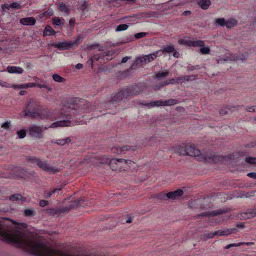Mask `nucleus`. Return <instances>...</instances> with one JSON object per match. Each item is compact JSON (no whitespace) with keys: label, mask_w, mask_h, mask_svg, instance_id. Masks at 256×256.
Listing matches in <instances>:
<instances>
[{"label":"nucleus","mask_w":256,"mask_h":256,"mask_svg":"<svg viewBox=\"0 0 256 256\" xmlns=\"http://www.w3.org/2000/svg\"><path fill=\"white\" fill-rule=\"evenodd\" d=\"M23 112L24 117L28 116L31 118L44 119L48 116L47 112L42 110L39 103L34 100H30Z\"/></svg>","instance_id":"obj_1"},{"label":"nucleus","mask_w":256,"mask_h":256,"mask_svg":"<svg viewBox=\"0 0 256 256\" xmlns=\"http://www.w3.org/2000/svg\"><path fill=\"white\" fill-rule=\"evenodd\" d=\"M140 92V89L136 85L128 86L122 90L114 96L111 99V102L112 104L119 102L128 96H133L138 95Z\"/></svg>","instance_id":"obj_2"},{"label":"nucleus","mask_w":256,"mask_h":256,"mask_svg":"<svg viewBox=\"0 0 256 256\" xmlns=\"http://www.w3.org/2000/svg\"><path fill=\"white\" fill-rule=\"evenodd\" d=\"M77 106H75L74 104H70L68 106H64V109L67 110V112L70 113V114L67 113L66 114H61V118H66V120H60L52 123L50 127L52 128H57L58 126H70V119L71 118V112H70L74 110H77Z\"/></svg>","instance_id":"obj_3"},{"label":"nucleus","mask_w":256,"mask_h":256,"mask_svg":"<svg viewBox=\"0 0 256 256\" xmlns=\"http://www.w3.org/2000/svg\"><path fill=\"white\" fill-rule=\"evenodd\" d=\"M134 162L129 160L123 158H112L109 160V165L113 170H120L124 166H130V165Z\"/></svg>","instance_id":"obj_4"},{"label":"nucleus","mask_w":256,"mask_h":256,"mask_svg":"<svg viewBox=\"0 0 256 256\" xmlns=\"http://www.w3.org/2000/svg\"><path fill=\"white\" fill-rule=\"evenodd\" d=\"M184 154L190 156H191L198 157L199 160H202V156L204 154H201L200 150L196 149L194 146L187 145L184 148Z\"/></svg>","instance_id":"obj_5"},{"label":"nucleus","mask_w":256,"mask_h":256,"mask_svg":"<svg viewBox=\"0 0 256 256\" xmlns=\"http://www.w3.org/2000/svg\"><path fill=\"white\" fill-rule=\"evenodd\" d=\"M46 127L44 128L36 124H34L28 128V134L30 136L36 138H42L44 130H46Z\"/></svg>","instance_id":"obj_6"},{"label":"nucleus","mask_w":256,"mask_h":256,"mask_svg":"<svg viewBox=\"0 0 256 256\" xmlns=\"http://www.w3.org/2000/svg\"><path fill=\"white\" fill-rule=\"evenodd\" d=\"M38 166L46 172L54 174L59 172V170L56 167L50 166L47 160H42L40 159L38 162Z\"/></svg>","instance_id":"obj_7"},{"label":"nucleus","mask_w":256,"mask_h":256,"mask_svg":"<svg viewBox=\"0 0 256 256\" xmlns=\"http://www.w3.org/2000/svg\"><path fill=\"white\" fill-rule=\"evenodd\" d=\"M230 210V209L228 208H220L218 210H216L212 211L206 212H202L200 214H198L196 218H200V216H216L219 214H224L228 212H229Z\"/></svg>","instance_id":"obj_8"},{"label":"nucleus","mask_w":256,"mask_h":256,"mask_svg":"<svg viewBox=\"0 0 256 256\" xmlns=\"http://www.w3.org/2000/svg\"><path fill=\"white\" fill-rule=\"evenodd\" d=\"M178 42L180 44L194 47H201L204 46V42L202 40H190L181 39Z\"/></svg>","instance_id":"obj_9"},{"label":"nucleus","mask_w":256,"mask_h":256,"mask_svg":"<svg viewBox=\"0 0 256 256\" xmlns=\"http://www.w3.org/2000/svg\"><path fill=\"white\" fill-rule=\"evenodd\" d=\"M202 160L208 162L218 163L223 160V157L220 156L214 155L211 153L206 154L202 156Z\"/></svg>","instance_id":"obj_10"},{"label":"nucleus","mask_w":256,"mask_h":256,"mask_svg":"<svg viewBox=\"0 0 256 256\" xmlns=\"http://www.w3.org/2000/svg\"><path fill=\"white\" fill-rule=\"evenodd\" d=\"M76 42H72L68 41L54 43L52 44L54 48H57L60 50H65L69 49L75 44Z\"/></svg>","instance_id":"obj_11"},{"label":"nucleus","mask_w":256,"mask_h":256,"mask_svg":"<svg viewBox=\"0 0 256 256\" xmlns=\"http://www.w3.org/2000/svg\"><path fill=\"white\" fill-rule=\"evenodd\" d=\"M147 58V56L145 55L143 56L136 58L130 66V68L131 70H136L138 68V66H142L148 63Z\"/></svg>","instance_id":"obj_12"},{"label":"nucleus","mask_w":256,"mask_h":256,"mask_svg":"<svg viewBox=\"0 0 256 256\" xmlns=\"http://www.w3.org/2000/svg\"><path fill=\"white\" fill-rule=\"evenodd\" d=\"M184 194V192L181 189H178L176 190L169 192L166 194H162L163 198L166 196L170 200H176L181 196Z\"/></svg>","instance_id":"obj_13"},{"label":"nucleus","mask_w":256,"mask_h":256,"mask_svg":"<svg viewBox=\"0 0 256 256\" xmlns=\"http://www.w3.org/2000/svg\"><path fill=\"white\" fill-rule=\"evenodd\" d=\"M246 60V57L244 54H242L240 56H236L230 55V56H226V58H220L218 60V63L220 64L222 61H226V60H233L236 61L238 60H241L242 61H244Z\"/></svg>","instance_id":"obj_14"},{"label":"nucleus","mask_w":256,"mask_h":256,"mask_svg":"<svg viewBox=\"0 0 256 256\" xmlns=\"http://www.w3.org/2000/svg\"><path fill=\"white\" fill-rule=\"evenodd\" d=\"M20 22L24 26H34L36 22V20L33 17H28L21 18Z\"/></svg>","instance_id":"obj_15"},{"label":"nucleus","mask_w":256,"mask_h":256,"mask_svg":"<svg viewBox=\"0 0 256 256\" xmlns=\"http://www.w3.org/2000/svg\"><path fill=\"white\" fill-rule=\"evenodd\" d=\"M237 231L236 228H229L225 230H218L214 232V234L220 236H227L231 234H234Z\"/></svg>","instance_id":"obj_16"},{"label":"nucleus","mask_w":256,"mask_h":256,"mask_svg":"<svg viewBox=\"0 0 256 256\" xmlns=\"http://www.w3.org/2000/svg\"><path fill=\"white\" fill-rule=\"evenodd\" d=\"M7 71L10 74H22L24 70L21 67L16 66H8L6 68Z\"/></svg>","instance_id":"obj_17"},{"label":"nucleus","mask_w":256,"mask_h":256,"mask_svg":"<svg viewBox=\"0 0 256 256\" xmlns=\"http://www.w3.org/2000/svg\"><path fill=\"white\" fill-rule=\"evenodd\" d=\"M197 78L196 75H192V76H180L176 78V83H178V82H188L190 80H195Z\"/></svg>","instance_id":"obj_18"},{"label":"nucleus","mask_w":256,"mask_h":256,"mask_svg":"<svg viewBox=\"0 0 256 256\" xmlns=\"http://www.w3.org/2000/svg\"><path fill=\"white\" fill-rule=\"evenodd\" d=\"M83 201L84 200L82 199L70 201L68 203L69 208L70 209H71V210L78 208L81 206V204Z\"/></svg>","instance_id":"obj_19"},{"label":"nucleus","mask_w":256,"mask_h":256,"mask_svg":"<svg viewBox=\"0 0 256 256\" xmlns=\"http://www.w3.org/2000/svg\"><path fill=\"white\" fill-rule=\"evenodd\" d=\"M198 4L203 10H207L211 4L210 0H198Z\"/></svg>","instance_id":"obj_20"},{"label":"nucleus","mask_w":256,"mask_h":256,"mask_svg":"<svg viewBox=\"0 0 256 256\" xmlns=\"http://www.w3.org/2000/svg\"><path fill=\"white\" fill-rule=\"evenodd\" d=\"M14 171L16 173V176L20 178H24L26 176V170L20 167H15Z\"/></svg>","instance_id":"obj_21"},{"label":"nucleus","mask_w":256,"mask_h":256,"mask_svg":"<svg viewBox=\"0 0 256 256\" xmlns=\"http://www.w3.org/2000/svg\"><path fill=\"white\" fill-rule=\"evenodd\" d=\"M10 200L12 201H18V200H20L22 202H24L26 201V198L24 197H23L22 194H12L9 197Z\"/></svg>","instance_id":"obj_22"},{"label":"nucleus","mask_w":256,"mask_h":256,"mask_svg":"<svg viewBox=\"0 0 256 256\" xmlns=\"http://www.w3.org/2000/svg\"><path fill=\"white\" fill-rule=\"evenodd\" d=\"M104 57V55H101L100 54H94L93 56H91L87 62L90 64L92 68H93V63L94 61H98L100 59H102Z\"/></svg>","instance_id":"obj_23"},{"label":"nucleus","mask_w":256,"mask_h":256,"mask_svg":"<svg viewBox=\"0 0 256 256\" xmlns=\"http://www.w3.org/2000/svg\"><path fill=\"white\" fill-rule=\"evenodd\" d=\"M238 24V21L234 18H230L226 20V26L230 29Z\"/></svg>","instance_id":"obj_24"},{"label":"nucleus","mask_w":256,"mask_h":256,"mask_svg":"<svg viewBox=\"0 0 256 256\" xmlns=\"http://www.w3.org/2000/svg\"><path fill=\"white\" fill-rule=\"evenodd\" d=\"M147 56V62H150L152 60H154L156 57L158 56H162V51L161 50H157L154 52L146 55Z\"/></svg>","instance_id":"obj_25"},{"label":"nucleus","mask_w":256,"mask_h":256,"mask_svg":"<svg viewBox=\"0 0 256 256\" xmlns=\"http://www.w3.org/2000/svg\"><path fill=\"white\" fill-rule=\"evenodd\" d=\"M56 34V32L54 29L49 25H47L43 32V36H51L54 35Z\"/></svg>","instance_id":"obj_26"},{"label":"nucleus","mask_w":256,"mask_h":256,"mask_svg":"<svg viewBox=\"0 0 256 256\" xmlns=\"http://www.w3.org/2000/svg\"><path fill=\"white\" fill-rule=\"evenodd\" d=\"M58 9L62 12L68 14L70 9L68 6L63 2H60L58 4Z\"/></svg>","instance_id":"obj_27"},{"label":"nucleus","mask_w":256,"mask_h":256,"mask_svg":"<svg viewBox=\"0 0 256 256\" xmlns=\"http://www.w3.org/2000/svg\"><path fill=\"white\" fill-rule=\"evenodd\" d=\"M144 105L150 107L164 106L163 100L152 102H150L146 103L144 104Z\"/></svg>","instance_id":"obj_28"},{"label":"nucleus","mask_w":256,"mask_h":256,"mask_svg":"<svg viewBox=\"0 0 256 256\" xmlns=\"http://www.w3.org/2000/svg\"><path fill=\"white\" fill-rule=\"evenodd\" d=\"M62 188H54L51 191L44 192V197L45 198H49L51 197L52 194H55L58 191L62 190Z\"/></svg>","instance_id":"obj_29"},{"label":"nucleus","mask_w":256,"mask_h":256,"mask_svg":"<svg viewBox=\"0 0 256 256\" xmlns=\"http://www.w3.org/2000/svg\"><path fill=\"white\" fill-rule=\"evenodd\" d=\"M162 51V53H172L174 51V47L173 45L166 46L162 50H160Z\"/></svg>","instance_id":"obj_30"},{"label":"nucleus","mask_w":256,"mask_h":256,"mask_svg":"<svg viewBox=\"0 0 256 256\" xmlns=\"http://www.w3.org/2000/svg\"><path fill=\"white\" fill-rule=\"evenodd\" d=\"M178 103V100L176 99L170 98L168 100H163L164 106H170Z\"/></svg>","instance_id":"obj_31"},{"label":"nucleus","mask_w":256,"mask_h":256,"mask_svg":"<svg viewBox=\"0 0 256 256\" xmlns=\"http://www.w3.org/2000/svg\"><path fill=\"white\" fill-rule=\"evenodd\" d=\"M71 142V139L70 137L66 138L60 139L56 140L54 142L58 145L64 146L66 143H69Z\"/></svg>","instance_id":"obj_32"},{"label":"nucleus","mask_w":256,"mask_h":256,"mask_svg":"<svg viewBox=\"0 0 256 256\" xmlns=\"http://www.w3.org/2000/svg\"><path fill=\"white\" fill-rule=\"evenodd\" d=\"M36 214V212L33 208L26 209L24 211V215L26 216H34Z\"/></svg>","instance_id":"obj_33"},{"label":"nucleus","mask_w":256,"mask_h":256,"mask_svg":"<svg viewBox=\"0 0 256 256\" xmlns=\"http://www.w3.org/2000/svg\"><path fill=\"white\" fill-rule=\"evenodd\" d=\"M46 212L50 215L54 216L56 214H60V208H49L46 210Z\"/></svg>","instance_id":"obj_34"},{"label":"nucleus","mask_w":256,"mask_h":256,"mask_svg":"<svg viewBox=\"0 0 256 256\" xmlns=\"http://www.w3.org/2000/svg\"><path fill=\"white\" fill-rule=\"evenodd\" d=\"M40 158L36 157V156H29L26 158V160L27 162L31 163V164H34L36 163V165L38 166V162H39Z\"/></svg>","instance_id":"obj_35"},{"label":"nucleus","mask_w":256,"mask_h":256,"mask_svg":"<svg viewBox=\"0 0 256 256\" xmlns=\"http://www.w3.org/2000/svg\"><path fill=\"white\" fill-rule=\"evenodd\" d=\"M19 88H33L36 86V84L34 82H29L27 84H21L18 86Z\"/></svg>","instance_id":"obj_36"},{"label":"nucleus","mask_w":256,"mask_h":256,"mask_svg":"<svg viewBox=\"0 0 256 256\" xmlns=\"http://www.w3.org/2000/svg\"><path fill=\"white\" fill-rule=\"evenodd\" d=\"M226 20L224 18H218L215 20V24L218 26H226Z\"/></svg>","instance_id":"obj_37"},{"label":"nucleus","mask_w":256,"mask_h":256,"mask_svg":"<svg viewBox=\"0 0 256 256\" xmlns=\"http://www.w3.org/2000/svg\"><path fill=\"white\" fill-rule=\"evenodd\" d=\"M53 80L56 82H64L66 81L64 78L60 76L58 74H54L52 76Z\"/></svg>","instance_id":"obj_38"},{"label":"nucleus","mask_w":256,"mask_h":256,"mask_svg":"<svg viewBox=\"0 0 256 256\" xmlns=\"http://www.w3.org/2000/svg\"><path fill=\"white\" fill-rule=\"evenodd\" d=\"M128 28V25L127 24H121L118 25L116 29V32H121L126 30Z\"/></svg>","instance_id":"obj_39"},{"label":"nucleus","mask_w":256,"mask_h":256,"mask_svg":"<svg viewBox=\"0 0 256 256\" xmlns=\"http://www.w3.org/2000/svg\"><path fill=\"white\" fill-rule=\"evenodd\" d=\"M226 106H227V108H228V110H230L231 112H234L235 110H238V109H240L242 107V106H240V105H236V106H234L228 105Z\"/></svg>","instance_id":"obj_40"},{"label":"nucleus","mask_w":256,"mask_h":256,"mask_svg":"<svg viewBox=\"0 0 256 256\" xmlns=\"http://www.w3.org/2000/svg\"><path fill=\"white\" fill-rule=\"evenodd\" d=\"M169 74V72L168 70H166L163 72H158L156 74V78L160 79L162 77H166Z\"/></svg>","instance_id":"obj_41"},{"label":"nucleus","mask_w":256,"mask_h":256,"mask_svg":"<svg viewBox=\"0 0 256 256\" xmlns=\"http://www.w3.org/2000/svg\"><path fill=\"white\" fill-rule=\"evenodd\" d=\"M202 48H201L200 50V52L202 54H210V50L209 47H208V46H206V47L202 46Z\"/></svg>","instance_id":"obj_42"},{"label":"nucleus","mask_w":256,"mask_h":256,"mask_svg":"<svg viewBox=\"0 0 256 256\" xmlns=\"http://www.w3.org/2000/svg\"><path fill=\"white\" fill-rule=\"evenodd\" d=\"M246 162L250 164H256V157H246Z\"/></svg>","instance_id":"obj_43"},{"label":"nucleus","mask_w":256,"mask_h":256,"mask_svg":"<svg viewBox=\"0 0 256 256\" xmlns=\"http://www.w3.org/2000/svg\"><path fill=\"white\" fill-rule=\"evenodd\" d=\"M17 134L20 138H23L26 136V131L24 130H21L17 132Z\"/></svg>","instance_id":"obj_44"},{"label":"nucleus","mask_w":256,"mask_h":256,"mask_svg":"<svg viewBox=\"0 0 256 256\" xmlns=\"http://www.w3.org/2000/svg\"><path fill=\"white\" fill-rule=\"evenodd\" d=\"M252 209H250V210H248L246 212H244L242 216L244 217L245 218H252L254 216H252Z\"/></svg>","instance_id":"obj_45"},{"label":"nucleus","mask_w":256,"mask_h":256,"mask_svg":"<svg viewBox=\"0 0 256 256\" xmlns=\"http://www.w3.org/2000/svg\"><path fill=\"white\" fill-rule=\"evenodd\" d=\"M36 86L40 88H46L47 89L48 92H51L52 90V88L50 87L46 84H36Z\"/></svg>","instance_id":"obj_46"},{"label":"nucleus","mask_w":256,"mask_h":256,"mask_svg":"<svg viewBox=\"0 0 256 256\" xmlns=\"http://www.w3.org/2000/svg\"><path fill=\"white\" fill-rule=\"evenodd\" d=\"M242 245H244V244L242 242H238V244H228L226 245L224 247V248L225 249H228V248H231L232 247H233V246H242Z\"/></svg>","instance_id":"obj_47"},{"label":"nucleus","mask_w":256,"mask_h":256,"mask_svg":"<svg viewBox=\"0 0 256 256\" xmlns=\"http://www.w3.org/2000/svg\"><path fill=\"white\" fill-rule=\"evenodd\" d=\"M228 108H227V106L226 107L222 108H220L219 110V114L221 116H225L228 114Z\"/></svg>","instance_id":"obj_48"},{"label":"nucleus","mask_w":256,"mask_h":256,"mask_svg":"<svg viewBox=\"0 0 256 256\" xmlns=\"http://www.w3.org/2000/svg\"><path fill=\"white\" fill-rule=\"evenodd\" d=\"M147 34L146 32H141L136 34L134 35V37L136 39H140V38H144Z\"/></svg>","instance_id":"obj_49"},{"label":"nucleus","mask_w":256,"mask_h":256,"mask_svg":"<svg viewBox=\"0 0 256 256\" xmlns=\"http://www.w3.org/2000/svg\"><path fill=\"white\" fill-rule=\"evenodd\" d=\"M60 212L63 213V212H69L71 209L69 208L68 204V206H65L64 207H63L62 208H60Z\"/></svg>","instance_id":"obj_50"},{"label":"nucleus","mask_w":256,"mask_h":256,"mask_svg":"<svg viewBox=\"0 0 256 256\" xmlns=\"http://www.w3.org/2000/svg\"><path fill=\"white\" fill-rule=\"evenodd\" d=\"M112 150L114 153L116 154H122V150H121V146L120 147H114Z\"/></svg>","instance_id":"obj_51"},{"label":"nucleus","mask_w":256,"mask_h":256,"mask_svg":"<svg viewBox=\"0 0 256 256\" xmlns=\"http://www.w3.org/2000/svg\"><path fill=\"white\" fill-rule=\"evenodd\" d=\"M246 110L248 112H256V106H247Z\"/></svg>","instance_id":"obj_52"},{"label":"nucleus","mask_w":256,"mask_h":256,"mask_svg":"<svg viewBox=\"0 0 256 256\" xmlns=\"http://www.w3.org/2000/svg\"><path fill=\"white\" fill-rule=\"evenodd\" d=\"M10 6L11 8H14L15 10H18L20 8V4L17 2H12L10 4Z\"/></svg>","instance_id":"obj_53"},{"label":"nucleus","mask_w":256,"mask_h":256,"mask_svg":"<svg viewBox=\"0 0 256 256\" xmlns=\"http://www.w3.org/2000/svg\"><path fill=\"white\" fill-rule=\"evenodd\" d=\"M11 126L10 122H4L2 124L1 127L6 130H8L10 126Z\"/></svg>","instance_id":"obj_54"},{"label":"nucleus","mask_w":256,"mask_h":256,"mask_svg":"<svg viewBox=\"0 0 256 256\" xmlns=\"http://www.w3.org/2000/svg\"><path fill=\"white\" fill-rule=\"evenodd\" d=\"M52 24L56 26H60L61 24L60 20L57 18H54L52 19Z\"/></svg>","instance_id":"obj_55"},{"label":"nucleus","mask_w":256,"mask_h":256,"mask_svg":"<svg viewBox=\"0 0 256 256\" xmlns=\"http://www.w3.org/2000/svg\"><path fill=\"white\" fill-rule=\"evenodd\" d=\"M48 202L46 200H42L40 201L39 205L41 207H44L48 204Z\"/></svg>","instance_id":"obj_56"},{"label":"nucleus","mask_w":256,"mask_h":256,"mask_svg":"<svg viewBox=\"0 0 256 256\" xmlns=\"http://www.w3.org/2000/svg\"><path fill=\"white\" fill-rule=\"evenodd\" d=\"M131 146H121L122 154L124 153L125 152L130 150Z\"/></svg>","instance_id":"obj_57"},{"label":"nucleus","mask_w":256,"mask_h":256,"mask_svg":"<svg viewBox=\"0 0 256 256\" xmlns=\"http://www.w3.org/2000/svg\"><path fill=\"white\" fill-rule=\"evenodd\" d=\"M198 66L189 65L187 66V70L188 71H192V70H194L198 68Z\"/></svg>","instance_id":"obj_58"},{"label":"nucleus","mask_w":256,"mask_h":256,"mask_svg":"<svg viewBox=\"0 0 256 256\" xmlns=\"http://www.w3.org/2000/svg\"><path fill=\"white\" fill-rule=\"evenodd\" d=\"M247 176L251 178L256 179V172H252L248 174Z\"/></svg>","instance_id":"obj_59"},{"label":"nucleus","mask_w":256,"mask_h":256,"mask_svg":"<svg viewBox=\"0 0 256 256\" xmlns=\"http://www.w3.org/2000/svg\"><path fill=\"white\" fill-rule=\"evenodd\" d=\"M10 8V5L7 4H2V8L3 10H9Z\"/></svg>","instance_id":"obj_60"},{"label":"nucleus","mask_w":256,"mask_h":256,"mask_svg":"<svg viewBox=\"0 0 256 256\" xmlns=\"http://www.w3.org/2000/svg\"><path fill=\"white\" fill-rule=\"evenodd\" d=\"M89 106H91L89 103H86V104H84V109L88 108V110H86V112H90L92 110V108H90V110Z\"/></svg>","instance_id":"obj_61"},{"label":"nucleus","mask_w":256,"mask_h":256,"mask_svg":"<svg viewBox=\"0 0 256 256\" xmlns=\"http://www.w3.org/2000/svg\"><path fill=\"white\" fill-rule=\"evenodd\" d=\"M216 234H214V232H210V233H208L206 234V236L207 237V238H213L214 236H216Z\"/></svg>","instance_id":"obj_62"},{"label":"nucleus","mask_w":256,"mask_h":256,"mask_svg":"<svg viewBox=\"0 0 256 256\" xmlns=\"http://www.w3.org/2000/svg\"><path fill=\"white\" fill-rule=\"evenodd\" d=\"M75 24V20L74 18H71L69 20V24L70 26L73 27Z\"/></svg>","instance_id":"obj_63"},{"label":"nucleus","mask_w":256,"mask_h":256,"mask_svg":"<svg viewBox=\"0 0 256 256\" xmlns=\"http://www.w3.org/2000/svg\"><path fill=\"white\" fill-rule=\"evenodd\" d=\"M252 216H256V206L254 207L253 209H252Z\"/></svg>","instance_id":"obj_64"}]
</instances>
